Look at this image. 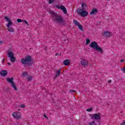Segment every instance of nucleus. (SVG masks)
I'll return each mask as SVG.
<instances>
[{
  "instance_id": "nucleus-1",
  "label": "nucleus",
  "mask_w": 125,
  "mask_h": 125,
  "mask_svg": "<svg viewBox=\"0 0 125 125\" xmlns=\"http://www.w3.org/2000/svg\"><path fill=\"white\" fill-rule=\"evenodd\" d=\"M49 14H50L53 21L55 22V23L56 24L64 25V20L63 19V17H62V16L57 14V13L53 11H50Z\"/></svg>"
},
{
  "instance_id": "nucleus-2",
  "label": "nucleus",
  "mask_w": 125,
  "mask_h": 125,
  "mask_svg": "<svg viewBox=\"0 0 125 125\" xmlns=\"http://www.w3.org/2000/svg\"><path fill=\"white\" fill-rule=\"evenodd\" d=\"M21 62L25 68L31 67L34 64V62L32 59V56L30 55H27L25 58L21 59Z\"/></svg>"
},
{
  "instance_id": "nucleus-3",
  "label": "nucleus",
  "mask_w": 125,
  "mask_h": 125,
  "mask_svg": "<svg viewBox=\"0 0 125 125\" xmlns=\"http://www.w3.org/2000/svg\"><path fill=\"white\" fill-rule=\"evenodd\" d=\"M4 20L8 22V23L6 24V27H7V30H8L9 32L13 33V32H14V29H13V27H10V26H12V25H13V23L11 22V21L8 17H4Z\"/></svg>"
},
{
  "instance_id": "nucleus-4",
  "label": "nucleus",
  "mask_w": 125,
  "mask_h": 125,
  "mask_svg": "<svg viewBox=\"0 0 125 125\" xmlns=\"http://www.w3.org/2000/svg\"><path fill=\"white\" fill-rule=\"evenodd\" d=\"M77 12L78 14L81 15L82 17H85L88 15V12L82 9H77Z\"/></svg>"
},
{
  "instance_id": "nucleus-5",
  "label": "nucleus",
  "mask_w": 125,
  "mask_h": 125,
  "mask_svg": "<svg viewBox=\"0 0 125 125\" xmlns=\"http://www.w3.org/2000/svg\"><path fill=\"white\" fill-rule=\"evenodd\" d=\"M101 113H100V112L96 114H93L90 115V117L92 120H101Z\"/></svg>"
},
{
  "instance_id": "nucleus-6",
  "label": "nucleus",
  "mask_w": 125,
  "mask_h": 125,
  "mask_svg": "<svg viewBox=\"0 0 125 125\" xmlns=\"http://www.w3.org/2000/svg\"><path fill=\"white\" fill-rule=\"evenodd\" d=\"M8 57L10 58V61L12 62H15L16 59L14 57V54L12 51H9L8 53Z\"/></svg>"
},
{
  "instance_id": "nucleus-7",
  "label": "nucleus",
  "mask_w": 125,
  "mask_h": 125,
  "mask_svg": "<svg viewBox=\"0 0 125 125\" xmlns=\"http://www.w3.org/2000/svg\"><path fill=\"white\" fill-rule=\"evenodd\" d=\"M56 7H57V8H58L59 9L62 10L64 14H67V9H66L65 6L63 5H61V6H59V5H56Z\"/></svg>"
},
{
  "instance_id": "nucleus-8",
  "label": "nucleus",
  "mask_w": 125,
  "mask_h": 125,
  "mask_svg": "<svg viewBox=\"0 0 125 125\" xmlns=\"http://www.w3.org/2000/svg\"><path fill=\"white\" fill-rule=\"evenodd\" d=\"M12 116L16 120L21 119V114L20 112H15L12 114Z\"/></svg>"
},
{
  "instance_id": "nucleus-9",
  "label": "nucleus",
  "mask_w": 125,
  "mask_h": 125,
  "mask_svg": "<svg viewBox=\"0 0 125 125\" xmlns=\"http://www.w3.org/2000/svg\"><path fill=\"white\" fill-rule=\"evenodd\" d=\"M98 46V44L96 42H92L89 45L90 47H91L92 48H96Z\"/></svg>"
},
{
  "instance_id": "nucleus-10",
  "label": "nucleus",
  "mask_w": 125,
  "mask_h": 125,
  "mask_svg": "<svg viewBox=\"0 0 125 125\" xmlns=\"http://www.w3.org/2000/svg\"><path fill=\"white\" fill-rule=\"evenodd\" d=\"M103 35L104 37H106V38H110L111 37V33L109 31H104Z\"/></svg>"
},
{
  "instance_id": "nucleus-11",
  "label": "nucleus",
  "mask_w": 125,
  "mask_h": 125,
  "mask_svg": "<svg viewBox=\"0 0 125 125\" xmlns=\"http://www.w3.org/2000/svg\"><path fill=\"white\" fill-rule=\"evenodd\" d=\"M81 63L83 66H84V67H86L88 64V62L87 61L85 60H83V61H81Z\"/></svg>"
},
{
  "instance_id": "nucleus-12",
  "label": "nucleus",
  "mask_w": 125,
  "mask_h": 125,
  "mask_svg": "<svg viewBox=\"0 0 125 125\" xmlns=\"http://www.w3.org/2000/svg\"><path fill=\"white\" fill-rule=\"evenodd\" d=\"M7 74V71L6 70H2L0 72V75H1L2 77H6Z\"/></svg>"
},
{
  "instance_id": "nucleus-13",
  "label": "nucleus",
  "mask_w": 125,
  "mask_h": 125,
  "mask_svg": "<svg viewBox=\"0 0 125 125\" xmlns=\"http://www.w3.org/2000/svg\"><path fill=\"white\" fill-rule=\"evenodd\" d=\"M98 12V10L96 8L92 9V11L90 13V15L96 14Z\"/></svg>"
},
{
  "instance_id": "nucleus-14",
  "label": "nucleus",
  "mask_w": 125,
  "mask_h": 125,
  "mask_svg": "<svg viewBox=\"0 0 125 125\" xmlns=\"http://www.w3.org/2000/svg\"><path fill=\"white\" fill-rule=\"evenodd\" d=\"M95 50L96 51H98V52H100V53H103V50L101 47H100L98 45L97 48L95 49Z\"/></svg>"
},
{
  "instance_id": "nucleus-15",
  "label": "nucleus",
  "mask_w": 125,
  "mask_h": 125,
  "mask_svg": "<svg viewBox=\"0 0 125 125\" xmlns=\"http://www.w3.org/2000/svg\"><path fill=\"white\" fill-rule=\"evenodd\" d=\"M61 71H62V69H60V70H58L56 72V74L54 78V79L55 80L57 77H58V75H60L61 74Z\"/></svg>"
},
{
  "instance_id": "nucleus-16",
  "label": "nucleus",
  "mask_w": 125,
  "mask_h": 125,
  "mask_svg": "<svg viewBox=\"0 0 125 125\" xmlns=\"http://www.w3.org/2000/svg\"><path fill=\"white\" fill-rule=\"evenodd\" d=\"M70 63V60L66 59L63 62V64L64 65V66H68L69 64Z\"/></svg>"
},
{
  "instance_id": "nucleus-17",
  "label": "nucleus",
  "mask_w": 125,
  "mask_h": 125,
  "mask_svg": "<svg viewBox=\"0 0 125 125\" xmlns=\"http://www.w3.org/2000/svg\"><path fill=\"white\" fill-rule=\"evenodd\" d=\"M82 9L83 10H85L86 8H87V4L85 3H83L82 4Z\"/></svg>"
},
{
  "instance_id": "nucleus-18",
  "label": "nucleus",
  "mask_w": 125,
  "mask_h": 125,
  "mask_svg": "<svg viewBox=\"0 0 125 125\" xmlns=\"http://www.w3.org/2000/svg\"><path fill=\"white\" fill-rule=\"evenodd\" d=\"M13 80L14 78L13 77H12L11 79L10 78H6V81L9 83H13L14 82H13Z\"/></svg>"
},
{
  "instance_id": "nucleus-19",
  "label": "nucleus",
  "mask_w": 125,
  "mask_h": 125,
  "mask_svg": "<svg viewBox=\"0 0 125 125\" xmlns=\"http://www.w3.org/2000/svg\"><path fill=\"white\" fill-rule=\"evenodd\" d=\"M73 23H74V25H75V26H77L81 24V23H80V22L79 21H78L76 20H73Z\"/></svg>"
},
{
  "instance_id": "nucleus-20",
  "label": "nucleus",
  "mask_w": 125,
  "mask_h": 125,
  "mask_svg": "<svg viewBox=\"0 0 125 125\" xmlns=\"http://www.w3.org/2000/svg\"><path fill=\"white\" fill-rule=\"evenodd\" d=\"M11 87L14 88L15 90H17L18 89L17 87H16V85H15V83H12Z\"/></svg>"
},
{
  "instance_id": "nucleus-21",
  "label": "nucleus",
  "mask_w": 125,
  "mask_h": 125,
  "mask_svg": "<svg viewBox=\"0 0 125 125\" xmlns=\"http://www.w3.org/2000/svg\"><path fill=\"white\" fill-rule=\"evenodd\" d=\"M77 27H78V28L79 29V30H81V31H83V25H82V24H80Z\"/></svg>"
},
{
  "instance_id": "nucleus-22",
  "label": "nucleus",
  "mask_w": 125,
  "mask_h": 125,
  "mask_svg": "<svg viewBox=\"0 0 125 125\" xmlns=\"http://www.w3.org/2000/svg\"><path fill=\"white\" fill-rule=\"evenodd\" d=\"M90 43V40L89 39H86V43L85 44H89Z\"/></svg>"
},
{
  "instance_id": "nucleus-23",
  "label": "nucleus",
  "mask_w": 125,
  "mask_h": 125,
  "mask_svg": "<svg viewBox=\"0 0 125 125\" xmlns=\"http://www.w3.org/2000/svg\"><path fill=\"white\" fill-rule=\"evenodd\" d=\"M28 76H29V75H28V73L27 72H24V73H22V77H28Z\"/></svg>"
},
{
  "instance_id": "nucleus-24",
  "label": "nucleus",
  "mask_w": 125,
  "mask_h": 125,
  "mask_svg": "<svg viewBox=\"0 0 125 125\" xmlns=\"http://www.w3.org/2000/svg\"><path fill=\"white\" fill-rule=\"evenodd\" d=\"M89 125H97L96 124H95V121H93L92 122H90L88 123Z\"/></svg>"
},
{
  "instance_id": "nucleus-25",
  "label": "nucleus",
  "mask_w": 125,
  "mask_h": 125,
  "mask_svg": "<svg viewBox=\"0 0 125 125\" xmlns=\"http://www.w3.org/2000/svg\"><path fill=\"white\" fill-rule=\"evenodd\" d=\"M33 80V77L32 76H29L27 78L28 82H31Z\"/></svg>"
},
{
  "instance_id": "nucleus-26",
  "label": "nucleus",
  "mask_w": 125,
  "mask_h": 125,
  "mask_svg": "<svg viewBox=\"0 0 125 125\" xmlns=\"http://www.w3.org/2000/svg\"><path fill=\"white\" fill-rule=\"evenodd\" d=\"M92 110H93V108L92 107H90L89 108H88L86 109L87 112H92Z\"/></svg>"
},
{
  "instance_id": "nucleus-27",
  "label": "nucleus",
  "mask_w": 125,
  "mask_h": 125,
  "mask_svg": "<svg viewBox=\"0 0 125 125\" xmlns=\"http://www.w3.org/2000/svg\"><path fill=\"white\" fill-rule=\"evenodd\" d=\"M17 22H18V23H21V22H24V21H23V20H21V19H18L17 20Z\"/></svg>"
},
{
  "instance_id": "nucleus-28",
  "label": "nucleus",
  "mask_w": 125,
  "mask_h": 125,
  "mask_svg": "<svg viewBox=\"0 0 125 125\" xmlns=\"http://www.w3.org/2000/svg\"><path fill=\"white\" fill-rule=\"evenodd\" d=\"M53 1H54V0H49V3L51 4Z\"/></svg>"
},
{
  "instance_id": "nucleus-29",
  "label": "nucleus",
  "mask_w": 125,
  "mask_h": 125,
  "mask_svg": "<svg viewBox=\"0 0 125 125\" xmlns=\"http://www.w3.org/2000/svg\"><path fill=\"white\" fill-rule=\"evenodd\" d=\"M70 92H71V93H72V92H77V91L74 90H70Z\"/></svg>"
},
{
  "instance_id": "nucleus-30",
  "label": "nucleus",
  "mask_w": 125,
  "mask_h": 125,
  "mask_svg": "<svg viewBox=\"0 0 125 125\" xmlns=\"http://www.w3.org/2000/svg\"><path fill=\"white\" fill-rule=\"evenodd\" d=\"M57 55H59V56H61V54H59V53H56L55 54V56H57Z\"/></svg>"
},
{
  "instance_id": "nucleus-31",
  "label": "nucleus",
  "mask_w": 125,
  "mask_h": 125,
  "mask_svg": "<svg viewBox=\"0 0 125 125\" xmlns=\"http://www.w3.org/2000/svg\"><path fill=\"white\" fill-rule=\"evenodd\" d=\"M21 108H25V104H23L21 105Z\"/></svg>"
},
{
  "instance_id": "nucleus-32",
  "label": "nucleus",
  "mask_w": 125,
  "mask_h": 125,
  "mask_svg": "<svg viewBox=\"0 0 125 125\" xmlns=\"http://www.w3.org/2000/svg\"><path fill=\"white\" fill-rule=\"evenodd\" d=\"M23 22H25L26 25H28V21H23Z\"/></svg>"
},
{
  "instance_id": "nucleus-33",
  "label": "nucleus",
  "mask_w": 125,
  "mask_h": 125,
  "mask_svg": "<svg viewBox=\"0 0 125 125\" xmlns=\"http://www.w3.org/2000/svg\"><path fill=\"white\" fill-rule=\"evenodd\" d=\"M122 70L123 71V73H125V67L123 68Z\"/></svg>"
},
{
  "instance_id": "nucleus-34",
  "label": "nucleus",
  "mask_w": 125,
  "mask_h": 125,
  "mask_svg": "<svg viewBox=\"0 0 125 125\" xmlns=\"http://www.w3.org/2000/svg\"><path fill=\"white\" fill-rule=\"evenodd\" d=\"M121 125H125V121H124L122 123H121Z\"/></svg>"
},
{
  "instance_id": "nucleus-35",
  "label": "nucleus",
  "mask_w": 125,
  "mask_h": 125,
  "mask_svg": "<svg viewBox=\"0 0 125 125\" xmlns=\"http://www.w3.org/2000/svg\"><path fill=\"white\" fill-rule=\"evenodd\" d=\"M120 62H121V63H123V62H125V60H122Z\"/></svg>"
},
{
  "instance_id": "nucleus-36",
  "label": "nucleus",
  "mask_w": 125,
  "mask_h": 125,
  "mask_svg": "<svg viewBox=\"0 0 125 125\" xmlns=\"http://www.w3.org/2000/svg\"><path fill=\"white\" fill-rule=\"evenodd\" d=\"M44 118H46V119H47V116H46V115H45V114H44Z\"/></svg>"
},
{
  "instance_id": "nucleus-37",
  "label": "nucleus",
  "mask_w": 125,
  "mask_h": 125,
  "mask_svg": "<svg viewBox=\"0 0 125 125\" xmlns=\"http://www.w3.org/2000/svg\"><path fill=\"white\" fill-rule=\"evenodd\" d=\"M111 82H112L111 80L108 81V83H111Z\"/></svg>"
},
{
  "instance_id": "nucleus-38",
  "label": "nucleus",
  "mask_w": 125,
  "mask_h": 125,
  "mask_svg": "<svg viewBox=\"0 0 125 125\" xmlns=\"http://www.w3.org/2000/svg\"><path fill=\"white\" fill-rule=\"evenodd\" d=\"M61 40L64 42H66V40H63V38H61Z\"/></svg>"
},
{
  "instance_id": "nucleus-39",
  "label": "nucleus",
  "mask_w": 125,
  "mask_h": 125,
  "mask_svg": "<svg viewBox=\"0 0 125 125\" xmlns=\"http://www.w3.org/2000/svg\"><path fill=\"white\" fill-rule=\"evenodd\" d=\"M4 59H2V63H4Z\"/></svg>"
},
{
  "instance_id": "nucleus-40",
  "label": "nucleus",
  "mask_w": 125,
  "mask_h": 125,
  "mask_svg": "<svg viewBox=\"0 0 125 125\" xmlns=\"http://www.w3.org/2000/svg\"><path fill=\"white\" fill-rule=\"evenodd\" d=\"M7 64L8 65H11V63H10V62H8Z\"/></svg>"
},
{
  "instance_id": "nucleus-41",
  "label": "nucleus",
  "mask_w": 125,
  "mask_h": 125,
  "mask_svg": "<svg viewBox=\"0 0 125 125\" xmlns=\"http://www.w3.org/2000/svg\"><path fill=\"white\" fill-rule=\"evenodd\" d=\"M2 41H0V44H1V43H2Z\"/></svg>"
}]
</instances>
